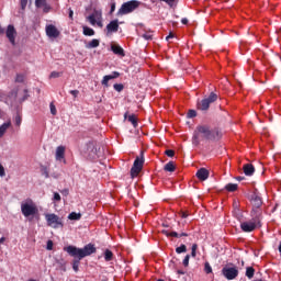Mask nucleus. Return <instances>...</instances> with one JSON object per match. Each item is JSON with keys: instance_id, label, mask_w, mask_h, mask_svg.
Returning <instances> with one entry per match:
<instances>
[{"instance_id": "f257e3e1", "label": "nucleus", "mask_w": 281, "mask_h": 281, "mask_svg": "<svg viewBox=\"0 0 281 281\" xmlns=\"http://www.w3.org/2000/svg\"><path fill=\"white\" fill-rule=\"evenodd\" d=\"M221 137V132L217 128H212L210 125H198L194 133L192 142L195 146L201 144L202 139H210L212 142Z\"/></svg>"}, {"instance_id": "f03ea898", "label": "nucleus", "mask_w": 281, "mask_h": 281, "mask_svg": "<svg viewBox=\"0 0 281 281\" xmlns=\"http://www.w3.org/2000/svg\"><path fill=\"white\" fill-rule=\"evenodd\" d=\"M64 251L69 254L72 258H79V260H82V258H87V256H91L92 254H95L97 248L93 244H88L83 248H78L76 246H68L64 248Z\"/></svg>"}, {"instance_id": "7ed1b4c3", "label": "nucleus", "mask_w": 281, "mask_h": 281, "mask_svg": "<svg viewBox=\"0 0 281 281\" xmlns=\"http://www.w3.org/2000/svg\"><path fill=\"white\" fill-rule=\"evenodd\" d=\"M21 213L24 218L34 217L38 214V205L32 199H26L21 202Z\"/></svg>"}, {"instance_id": "20e7f679", "label": "nucleus", "mask_w": 281, "mask_h": 281, "mask_svg": "<svg viewBox=\"0 0 281 281\" xmlns=\"http://www.w3.org/2000/svg\"><path fill=\"white\" fill-rule=\"evenodd\" d=\"M139 5H142V2L139 0L124 2L116 12V16H124L126 14H131L132 12H135V10L139 8Z\"/></svg>"}, {"instance_id": "39448f33", "label": "nucleus", "mask_w": 281, "mask_h": 281, "mask_svg": "<svg viewBox=\"0 0 281 281\" xmlns=\"http://www.w3.org/2000/svg\"><path fill=\"white\" fill-rule=\"evenodd\" d=\"M260 226V217L258 215H255L250 221L240 222V229L246 234L256 232Z\"/></svg>"}, {"instance_id": "423d86ee", "label": "nucleus", "mask_w": 281, "mask_h": 281, "mask_svg": "<svg viewBox=\"0 0 281 281\" xmlns=\"http://www.w3.org/2000/svg\"><path fill=\"white\" fill-rule=\"evenodd\" d=\"M45 220L48 227H53V229H58V227H63V218L58 217V215L54 213L45 214Z\"/></svg>"}, {"instance_id": "0eeeda50", "label": "nucleus", "mask_w": 281, "mask_h": 281, "mask_svg": "<svg viewBox=\"0 0 281 281\" xmlns=\"http://www.w3.org/2000/svg\"><path fill=\"white\" fill-rule=\"evenodd\" d=\"M144 168V151L140 153V156H137L134 160L133 167L131 169L132 177H137Z\"/></svg>"}, {"instance_id": "6e6552de", "label": "nucleus", "mask_w": 281, "mask_h": 281, "mask_svg": "<svg viewBox=\"0 0 281 281\" xmlns=\"http://www.w3.org/2000/svg\"><path fill=\"white\" fill-rule=\"evenodd\" d=\"M87 21H89L92 25H98V27H104V24L102 23V11L94 10L88 18Z\"/></svg>"}, {"instance_id": "1a4fd4ad", "label": "nucleus", "mask_w": 281, "mask_h": 281, "mask_svg": "<svg viewBox=\"0 0 281 281\" xmlns=\"http://www.w3.org/2000/svg\"><path fill=\"white\" fill-rule=\"evenodd\" d=\"M222 276H224L226 280H236V278H238V268L225 266L222 269Z\"/></svg>"}, {"instance_id": "9d476101", "label": "nucleus", "mask_w": 281, "mask_h": 281, "mask_svg": "<svg viewBox=\"0 0 281 281\" xmlns=\"http://www.w3.org/2000/svg\"><path fill=\"white\" fill-rule=\"evenodd\" d=\"M251 203L254 207L251 215L254 216V214H256V216H258V214H260V206L262 205V199L259 195L254 194Z\"/></svg>"}, {"instance_id": "9b49d317", "label": "nucleus", "mask_w": 281, "mask_h": 281, "mask_svg": "<svg viewBox=\"0 0 281 281\" xmlns=\"http://www.w3.org/2000/svg\"><path fill=\"white\" fill-rule=\"evenodd\" d=\"M45 30L48 38H58L60 36V31H58V29L53 24L46 25Z\"/></svg>"}, {"instance_id": "f8f14e48", "label": "nucleus", "mask_w": 281, "mask_h": 281, "mask_svg": "<svg viewBox=\"0 0 281 281\" xmlns=\"http://www.w3.org/2000/svg\"><path fill=\"white\" fill-rule=\"evenodd\" d=\"M7 38H9V42L14 45L16 41V29H14V25L9 24L7 27Z\"/></svg>"}, {"instance_id": "ddd939ff", "label": "nucleus", "mask_w": 281, "mask_h": 281, "mask_svg": "<svg viewBox=\"0 0 281 281\" xmlns=\"http://www.w3.org/2000/svg\"><path fill=\"white\" fill-rule=\"evenodd\" d=\"M195 176L200 181H207L210 178V171L205 168H201L196 171Z\"/></svg>"}, {"instance_id": "4468645a", "label": "nucleus", "mask_w": 281, "mask_h": 281, "mask_svg": "<svg viewBox=\"0 0 281 281\" xmlns=\"http://www.w3.org/2000/svg\"><path fill=\"white\" fill-rule=\"evenodd\" d=\"M106 30L109 34H113L115 32H117L120 30V23L117 20H113L111 21L108 25H106Z\"/></svg>"}, {"instance_id": "2eb2a0df", "label": "nucleus", "mask_w": 281, "mask_h": 281, "mask_svg": "<svg viewBox=\"0 0 281 281\" xmlns=\"http://www.w3.org/2000/svg\"><path fill=\"white\" fill-rule=\"evenodd\" d=\"M115 78H120V72L114 71L111 75L104 76L101 85H103V87H109V80H115Z\"/></svg>"}, {"instance_id": "dca6fc26", "label": "nucleus", "mask_w": 281, "mask_h": 281, "mask_svg": "<svg viewBox=\"0 0 281 281\" xmlns=\"http://www.w3.org/2000/svg\"><path fill=\"white\" fill-rule=\"evenodd\" d=\"M254 172H256V168H254V165L251 164L244 165V175H246V177H251Z\"/></svg>"}, {"instance_id": "f3484780", "label": "nucleus", "mask_w": 281, "mask_h": 281, "mask_svg": "<svg viewBox=\"0 0 281 281\" xmlns=\"http://www.w3.org/2000/svg\"><path fill=\"white\" fill-rule=\"evenodd\" d=\"M55 157L57 161H63V159H65V148L63 146L56 148Z\"/></svg>"}, {"instance_id": "a211bd4d", "label": "nucleus", "mask_w": 281, "mask_h": 281, "mask_svg": "<svg viewBox=\"0 0 281 281\" xmlns=\"http://www.w3.org/2000/svg\"><path fill=\"white\" fill-rule=\"evenodd\" d=\"M10 126H12V122H10V121L3 123L0 126V139H1V137H3L5 135L8 128H10Z\"/></svg>"}, {"instance_id": "6ab92c4d", "label": "nucleus", "mask_w": 281, "mask_h": 281, "mask_svg": "<svg viewBox=\"0 0 281 281\" xmlns=\"http://www.w3.org/2000/svg\"><path fill=\"white\" fill-rule=\"evenodd\" d=\"M198 109L199 111H207L210 109V103L205 99H202L198 102Z\"/></svg>"}, {"instance_id": "aec40b11", "label": "nucleus", "mask_w": 281, "mask_h": 281, "mask_svg": "<svg viewBox=\"0 0 281 281\" xmlns=\"http://www.w3.org/2000/svg\"><path fill=\"white\" fill-rule=\"evenodd\" d=\"M111 49L113 52V54H116V56H124V48H122L119 45H112Z\"/></svg>"}, {"instance_id": "412c9836", "label": "nucleus", "mask_w": 281, "mask_h": 281, "mask_svg": "<svg viewBox=\"0 0 281 281\" xmlns=\"http://www.w3.org/2000/svg\"><path fill=\"white\" fill-rule=\"evenodd\" d=\"M87 49H95V47H100V40H92L86 45Z\"/></svg>"}, {"instance_id": "4be33fe9", "label": "nucleus", "mask_w": 281, "mask_h": 281, "mask_svg": "<svg viewBox=\"0 0 281 281\" xmlns=\"http://www.w3.org/2000/svg\"><path fill=\"white\" fill-rule=\"evenodd\" d=\"M210 104H214L218 100V94L211 92L209 97L204 98Z\"/></svg>"}, {"instance_id": "5701e85b", "label": "nucleus", "mask_w": 281, "mask_h": 281, "mask_svg": "<svg viewBox=\"0 0 281 281\" xmlns=\"http://www.w3.org/2000/svg\"><path fill=\"white\" fill-rule=\"evenodd\" d=\"M83 36H95V31L89 26H83Z\"/></svg>"}, {"instance_id": "b1692460", "label": "nucleus", "mask_w": 281, "mask_h": 281, "mask_svg": "<svg viewBox=\"0 0 281 281\" xmlns=\"http://www.w3.org/2000/svg\"><path fill=\"white\" fill-rule=\"evenodd\" d=\"M164 170H165L166 172H175V170H176L175 162H173V161L167 162V164L165 165V167H164Z\"/></svg>"}, {"instance_id": "393cba45", "label": "nucleus", "mask_w": 281, "mask_h": 281, "mask_svg": "<svg viewBox=\"0 0 281 281\" xmlns=\"http://www.w3.org/2000/svg\"><path fill=\"white\" fill-rule=\"evenodd\" d=\"M69 221H80L82 218V214L72 212L68 215Z\"/></svg>"}, {"instance_id": "a878e982", "label": "nucleus", "mask_w": 281, "mask_h": 281, "mask_svg": "<svg viewBox=\"0 0 281 281\" xmlns=\"http://www.w3.org/2000/svg\"><path fill=\"white\" fill-rule=\"evenodd\" d=\"M104 260L105 262H111V260H113V251H111L110 249H106L104 251Z\"/></svg>"}, {"instance_id": "bb28decb", "label": "nucleus", "mask_w": 281, "mask_h": 281, "mask_svg": "<svg viewBox=\"0 0 281 281\" xmlns=\"http://www.w3.org/2000/svg\"><path fill=\"white\" fill-rule=\"evenodd\" d=\"M225 189L228 192H236V190H238V184L228 183V184H226Z\"/></svg>"}, {"instance_id": "cd10ccee", "label": "nucleus", "mask_w": 281, "mask_h": 281, "mask_svg": "<svg viewBox=\"0 0 281 281\" xmlns=\"http://www.w3.org/2000/svg\"><path fill=\"white\" fill-rule=\"evenodd\" d=\"M254 273H256V270H255L254 268L248 267V268L246 269V276H247V278H248L249 280H251V278H254Z\"/></svg>"}, {"instance_id": "c85d7f7f", "label": "nucleus", "mask_w": 281, "mask_h": 281, "mask_svg": "<svg viewBox=\"0 0 281 281\" xmlns=\"http://www.w3.org/2000/svg\"><path fill=\"white\" fill-rule=\"evenodd\" d=\"M142 38H145V41H151L153 40V32L148 31L143 34H140Z\"/></svg>"}, {"instance_id": "c756f323", "label": "nucleus", "mask_w": 281, "mask_h": 281, "mask_svg": "<svg viewBox=\"0 0 281 281\" xmlns=\"http://www.w3.org/2000/svg\"><path fill=\"white\" fill-rule=\"evenodd\" d=\"M80 258H78V259H75L74 261H72V269H74V271H76V273H77V271H78V269H79V267H80Z\"/></svg>"}, {"instance_id": "7c9ffc66", "label": "nucleus", "mask_w": 281, "mask_h": 281, "mask_svg": "<svg viewBox=\"0 0 281 281\" xmlns=\"http://www.w3.org/2000/svg\"><path fill=\"white\" fill-rule=\"evenodd\" d=\"M164 234L167 236H171V238H179V233H177V232L164 231Z\"/></svg>"}, {"instance_id": "2f4dec72", "label": "nucleus", "mask_w": 281, "mask_h": 281, "mask_svg": "<svg viewBox=\"0 0 281 281\" xmlns=\"http://www.w3.org/2000/svg\"><path fill=\"white\" fill-rule=\"evenodd\" d=\"M176 251L178 254H186L188 251V248L186 247V245H181L180 247L176 248Z\"/></svg>"}, {"instance_id": "473e14b6", "label": "nucleus", "mask_w": 281, "mask_h": 281, "mask_svg": "<svg viewBox=\"0 0 281 281\" xmlns=\"http://www.w3.org/2000/svg\"><path fill=\"white\" fill-rule=\"evenodd\" d=\"M42 8H43V12H45V14H47L48 12L52 11V5H49L47 2L45 4H43Z\"/></svg>"}, {"instance_id": "72a5a7b5", "label": "nucleus", "mask_w": 281, "mask_h": 281, "mask_svg": "<svg viewBox=\"0 0 281 281\" xmlns=\"http://www.w3.org/2000/svg\"><path fill=\"white\" fill-rule=\"evenodd\" d=\"M42 175L45 177V179H49V170L47 167H42Z\"/></svg>"}, {"instance_id": "f704fd0d", "label": "nucleus", "mask_w": 281, "mask_h": 281, "mask_svg": "<svg viewBox=\"0 0 281 281\" xmlns=\"http://www.w3.org/2000/svg\"><path fill=\"white\" fill-rule=\"evenodd\" d=\"M47 3V0H35L36 8H43Z\"/></svg>"}, {"instance_id": "c9c22d12", "label": "nucleus", "mask_w": 281, "mask_h": 281, "mask_svg": "<svg viewBox=\"0 0 281 281\" xmlns=\"http://www.w3.org/2000/svg\"><path fill=\"white\" fill-rule=\"evenodd\" d=\"M88 150H92L93 155H98V148H95L93 143H89Z\"/></svg>"}, {"instance_id": "e433bc0d", "label": "nucleus", "mask_w": 281, "mask_h": 281, "mask_svg": "<svg viewBox=\"0 0 281 281\" xmlns=\"http://www.w3.org/2000/svg\"><path fill=\"white\" fill-rule=\"evenodd\" d=\"M204 271L205 273H212V266L207 261L204 263Z\"/></svg>"}, {"instance_id": "4c0bfd02", "label": "nucleus", "mask_w": 281, "mask_h": 281, "mask_svg": "<svg viewBox=\"0 0 281 281\" xmlns=\"http://www.w3.org/2000/svg\"><path fill=\"white\" fill-rule=\"evenodd\" d=\"M23 122V117H21L19 114L15 115V126H21V123Z\"/></svg>"}, {"instance_id": "58836bf2", "label": "nucleus", "mask_w": 281, "mask_h": 281, "mask_svg": "<svg viewBox=\"0 0 281 281\" xmlns=\"http://www.w3.org/2000/svg\"><path fill=\"white\" fill-rule=\"evenodd\" d=\"M128 122H131L134 127H137V119H135V116H128Z\"/></svg>"}, {"instance_id": "ea45409f", "label": "nucleus", "mask_w": 281, "mask_h": 281, "mask_svg": "<svg viewBox=\"0 0 281 281\" xmlns=\"http://www.w3.org/2000/svg\"><path fill=\"white\" fill-rule=\"evenodd\" d=\"M183 267H189L190 265V255H187L182 261Z\"/></svg>"}, {"instance_id": "a19ab883", "label": "nucleus", "mask_w": 281, "mask_h": 281, "mask_svg": "<svg viewBox=\"0 0 281 281\" xmlns=\"http://www.w3.org/2000/svg\"><path fill=\"white\" fill-rule=\"evenodd\" d=\"M191 249H192L191 250L192 258H196V249H198L196 244H193Z\"/></svg>"}, {"instance_id": "79ce46f5", "label": "nucleus", "mask_w": 281, "mask_h": 281, "mask_svg": "<svg viewBox=\"0 0 281 281\" xmlns=\"http://www.w3.org/2000/svg\"><path fill=\"white\" fill-rule=\"evenodd\" d=\"M60 76H63V72L53 71L50 72L49 78H60Z\"/></svg>"}, {"instance_id": "37998d69", "label": "nucleus", "mask_w": 281, "mask_h": 281, "mask_svg": "<svg viewBox=\"0 0 281 281\" xmlns=\"http://www.w3.org/2000/svg\"><path fill=\"white\" fill-rule=\"evenodd\" d=\"M114 90L115 91H123L124 90V86L122 83H115L114 85Z\"/></svg>"}, {"instance_id": "c03bdc74", "label": "nucleus", "mask_w": 281, "mask_h": 281, "mask_svg": "<svg viewBox=\"0 0 281 281\" xmlns=\"http://www.w3.org/2000/svg\"><path fill=\"white\" fill-rule=\"evenodd\" d=\"M46 249H47L48 251H52V249H54V241L48 240V241H47V245H46Z\"/></svg>"}, {"instance_id": "a18cd8bd", "label": "nucleus", "mask_w": 281, "mask_h": 281, "mask_svg": "<svg viewBox=\"0 0 281 281\" xmlns=\"http://www.w3.org/2000/svg\"><path fill=\"white\" fill-rule=\"evenodd\" d=\"M25 77L23 75H16L15 82H23Z\"/></svg>"}, {"instance_id": "49530a36", "label": "nucleus", "mask_w": 281, "mask_h": 281, "mask_svg": "<svg viewBox=\"0 0 281 281\" xmlns=\"http://www.w3.org/2000/svg\"><path fill=\"white\" fill-rule=\"evenodd\" d=\"M165 155H167V157H175V150H172V149H167V150L165 151Z\"/></svg>"}, {"instance_id": "de8ad7c7", "label": "nucleus", "mask_w": 281, "mask_h": 281, "mask_svg": "<svg viewBox=\"0 0 281 281\" xmlns=\"http://www.w3.org/2000/svg\"><path fill=\"white\" fill-rule=\"evenodd\" d=\"M188 117H196V111H194V110H189V112H188Z\"/></svg>"}, {"instance_id": "09e8293b", "label": "nucleus", "mask_w": 281, "mask_h": 281, "mask_svg": "<svg viewBox=\"0 0 281 281\" xmlns=\"http://www.w3.org/2000/svg\"><path fill=\"white\" fill-rule=\"evenodd\" d=\"M50 113L52 115H56L57 111H56V105H54V103H50Z\"/></svg>"}, {"instance_id": "8fccbe9b", "label": "nucleus", "mask_w": 281, "mask_h": 281, "mask_svg": "<svg viewBox=\"0 0 281 281\" xmlns=\"http://www.w3.org/2000/svg\"><path fill=\"white\" fill-rule=\"evenodd\" d=\"M69 93H71L74 98H77L78 95H80L79 90H70Z\"/></svg>"}, {"instance_id": "3c124183", "label": "nucleus", "mask_w": 281, "mask_h": 281, "mask_svg": "<svg viewBox=\"0 0 281 281\" xmlns=\"http://www.w3.org/2000/svg\"><path fill=\"white\" fill-rule=\"evenodd\" d=\"M0 177H5V168L0 164Z\"/></svg>"}, {"instance_id": "603ef678", "label": "nucleus", "mask_w": 281, "mask_h": 281, "mask_svg": "<svg viewBox=\"0 0 281 281\" xmlns=\"http://www.w3.org/2000/svg\"><path fill=\"white\" fill-rule=\"evenodd\" d=\"M53 179H60V172L55 171L52 173Z\"/></svg>"}, {"instance_id": "864d4df0", "label": "nucleus", "mask_w": 281, "mask_h": 281, "mask_svg": "<svg viewBox=\"0 0 281 281\" xmlns=\"http://www.w3.org/2000/svg\"><path fill=\"white\" fill-rule=\"evenodd\" d=\"M21 8L22 10H25V8H27V0H21Z\"/></svg>"}, {"instance_id": "5fc2aeb1", "label": "nucleus", "mask_w": 281, "mask_h": 281, "mask_svg": "<svg viewBox=\"0 0 281 281\" xmlns=\"http://www.w3.org/2000/svg\"><path fill=\"white\" fill-rule=\"evenodd\" d=\"M115 12V2L111 3L110 14H113Z\"/></svg>"}, {"instance_id": "6e6d98bb", "label": "nucleus", "mask_w": 281, "mask_h": 281, "mask_svg": "<svg viewBox=\"0 0 281 281\" xmlns=\"http://www.w3.org/2000/svg\"><path fill=\"white\" fill-rule=\"evenodd\" d=\"M54 201H60V194L58 192L54 193Z\"/></svg>"}, {"instance_id": "4d7b16f0", "label": "nucleus", "mask_w": 281, "mask_h": 281, "mask_svg": "<svg viewBox=\"0 0 281 281\" xmlns=\"http://www.w3.org/2000/svg\"><path fill=\"white\" fill-rule=\"evenodd\" d=\"M170 38H175V34L169 33V35L166 37V41H170Z\"/></svg>"}, {"instance_id": "13d9d810", "label": "nucleus", "mask_w": 281, "mask_h": 281, "mask_svg": "<svg viewBox=\"0 0 281 281\" xmlns=\"http://www.w3.org/2000/svg\"><path fill=\"white\" fill-rule=\"evenodd\" d=\"M181 23H182V25H188V19H187V18H183V19L181 20Z\"/></svg>"}, {"instance_id": "bf43d9fd", "label": "nucleus", "mask_w": 281, "mask_h": 281, "mask_svg": "<svg viewBox=\"0 0 281 281\" xmlns=\"http://www.w3.org/2000/svg\"><path fill=\"white\" fill-rule=\"evenodd\" d=\"M69 19H74V10L69 9Z\"/></svg>"}, {"instance_id": "052dcab7", "label": "nucleus", "mask_w": 281, "mask_h": 281, "mask_svg": "<svg viewBox=\"0 0 281 281\" xmlns=\"http://www.w3.org/2000/svg\"><path fill=\"white\" fill-rule=\"evenodd\" d=\"M181 218H188V213L182 212V213H181Z\"/></svg>"}, {"instance_id": "680f3d73", "label": "nucleus", "mask_w": 281, "mask_h": 281, "mask_svg": "<svg viewBox=\"0 0 281 281\" xmlns=\"http://www.w3.org/2000/svg\"><path fill=\"white\" fill-rule=\"evenodd\" d=\"M3 243H5V237L0 238V245H3Z\"/></svg>"}, {"instance_id": "e2e57ef3", "label": "nucleus", "mask_w": 281, "mask_h": 281, "mask_svg": "<svg viewBox=\"0 0 281 281\" xmlns=\"http://www.w3.org/2000/svg\"><path fill=\"white\" fill-rule=\"evenodd\" d=\"M178 274H179V276H186V272L182 271V270H178Z\"/></svg>"}, {"instance_id": "0e129e2a", "label": "nucleus", "mask_w": 281, "mask_h": 281, "mask_svg": "<svg viewBox=\"0 0 281 281\" xmlns=\"http://www.w3.org/2000/svg\"><path fill=\"white\" fill-rule=\"evenodd\" d=\"M5 31L3 30V27H1L0 25V34H3Z\"/></svg>"}, {"instance_id": "69168bd1", "label": "nucleus", "mask_w": 281, "mask_h": 281, "mask_svg": "<svg viewBox=\"0 0 281 281\" xmlns=\"http://www.w3.org/2000/svg\"><path fill=\"white\" fill-rule=\"evenodd\" d=\"M181 236H188V234H187V233H181V234L179 235V238H181Z\"/></svg>"}, {"instance_id": "338daca9", "label": "nucleus", "mask_w": 281, "mask_h": 281, "mask_svg": "<svg viewBox=\"0 0 281 281\" xmlns=\"http://www.w3.org/2000/svg\"><path fill=\"white\" fill-rule=\"evenodd\" d=\"M0 98H3V91L0 90Z\"/></svg>"}, {"instance_id": "774afa93", "label": "nucleus", "mask_w": 281, "mask_h": 281, "mask_svg": "<svg viewBox=\"0 0 281 281\" xmlns=\"http://www.w3.org/2000/svg\"><path fill=\"white\" fill-rule=\"evenodd\" d=\"M29 281H36V280H34V279H31V280H29Z\"/></svg>"}]
</instances>
